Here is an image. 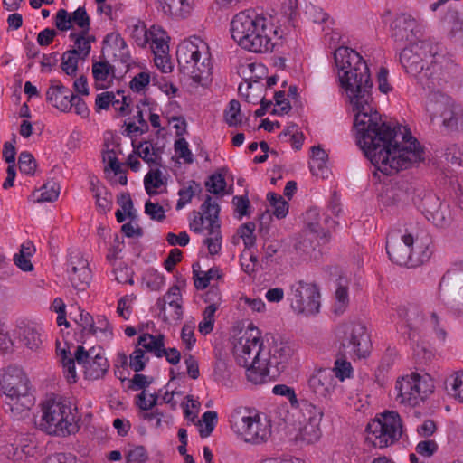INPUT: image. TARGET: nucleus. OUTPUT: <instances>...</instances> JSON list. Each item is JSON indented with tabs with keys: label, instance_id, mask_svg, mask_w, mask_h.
Listing matches in <instances>:
<instances>
[{
	"label": "nucleus",
	"instance_id": "09e8293b",
	"mask_svg": "<svg viewBox=\"0 0 463 463\" xmlns=\"http://www.w3.org/2000/svg\"><path fill=\"white\" fill-rule=\"evenodd\" d=\"M148 361L146 357L145 351L140 348H136L129 355V367L136 373L143 371Z\"/></svg>",
	"mask_w": 463,
	"mask_h": 463
},
{
	"label": "nucleus",
	"instance_id": "0eeeda50",
	"mask_svg": "<svg viewBox=\"0 0 463 463\" xmlns=\"http://www.w3.org/2000/svg\"><path fill=\"white\" fill-rule=\"evenodd\" d=\"M220 206L213 202L210 195H207L201 205V212H194V218L190 223V229L195 233L203 232L204 221L209 222L206 227L209 237L203 241L211 255H215L221 250L222 234L221 222L219 220Z\"/></svg>",
	"mask_w": 463,
	"mask_h": 463
},
{
	"label": "nucleus",
	"instance_id": "c756f323",
	"mask_svg": "<svg viewBox=\"0 0 463 463\" xmlns=\"http://www.w3.org/2000/svg\"><path fill=\"white\" fill-rule=\"evenodd\" d=\"M322 420L315 419L313 421H299L301 428L299 430L300 439L308 444L317 441L321 437L320 423Z\"/></svg>",
	"mask_w": 463,
	"mask_h": 463
},
{
	"label": "nucleus",
	"instance_id": "603ef678",
	"mask_svg": "<svg viewBox=\"0 0 463 463\" xmlns=\"http://www.w3.org/2000/svg\"><path fill=\"white\" fill-rule=\"evenodd\" d=\"M175 152L178 156L184 159L185 164H192L194 162V157L191 150L188 146V142L185 138L181 137L175 140L174 145Z\"/></svg>",
	"mask_w": 463,
	"mask_h": 463
},
{
	"label": "nucleus",
	"instance_id": "8fccbe9b",
	"mask_svg": "<svg viewBox=\"0 0 463 463\" xmlns=\"http://www.w3.org/2000/svg\"><path fill=\"white\" fill-rule=\"evenodd\" d=\"M60 193V186L53 182H48L42 187L40 196L36 199L37 202H53L55 201Z\"/></svg>",
	"mask_w": 463,
	"mask_h": 463
},
{
	"label": "nucleus",
	"instance_id": "a18cd8bd",
	"mask_svg": "<svg viewBox=\"0 0 463 463\" xmlns=\"http://www.w3.org/2000/svg\"><path fill=\"white\" fill-rule=\"evenodd\" d=\"M256 225L252 222H246L240 226L237 233L243 240L245 248L250 249L255 245L256 237L254 236V231Z\"/></svg>",
	"mask_w": 463,
	"mask_h": 463
},
{
	"label": "nucleus",
	"instance_id": "b1692460",
	"mask_svg": "<svg viewBox=\"0 0 463 463\" xmlns=\"http://www.w3.org/2000/svg\"><path fill=\"white\" fill-rule=\"evenodd\" d=\"M211 71L212 65L209 53L205 52L203 60L202 56H200L191 63V69L185 70V75L191 77L195 83L203 85L204 81L209 80Z\"/></svg>",
	"mask_w": 463,
	"mask_h": 463
},
{
	"label": "nucleus",
	"instance_id": "774afa93",
	"mask_svg": "<svg viewBox=\"0 0 463 463\" xmlns=\"http://www.w3.org/2000/svg\"><path fill=\"white\" fill-rule=\"evenodd\" d=\"M450 394L463 403V373H457L451 383Z\"/></svg>",
	"mask_w": 463,
	"mask_h": 463
},
{
	"label": "nucleus",
	"instance_id": "13d9d810",
	"mask_svg": "<svg viewBox=\"0 0 463 463\" xmlns=\"http://www.w3.org/2000/svg\"><path fill=\"white\" fill-rule=\"evenodd\" d=\"M87 35L88 33H83V32H80V35L77 37L74 43V49L77 52V55L82 60H85L86 57H88L91 49L90 40L87 39Z\"/></svg>",
	"mask_w": 463,
	"mask_h": 463
},
{
	"label": "nucleus",
	"instance_id": "aec40b11",
	"mask_svg": "<svg viewBox=\"0 0 463 463\" xmlns=\"http://www.w3.org/2000/svg\"><path fill=\"white\" fill-rule=\"evenodd\" d=\"M72 92L60 80H52L46 91V99L60 111L66 112L71 109L70 99Z\"/></svg>",
	"mask_w": 463,
	"mask_h": 463
},
{
	"label": "nucleus",
	"instance_id": "a878e982",
	"mask_svg": "<svg viewBox=\"0 0 463 463\" xmlns=\"http://www.w3.org/2000/svg\"><path fill=\"white\" fill-rule=\"evenodd\" d=\"M19 341L30 350H38L42 345L41 335L33 324L21 323L16 329Z\"/></svg>",
	"mask_w": 463,
	"mask_h": 463
},
{
	"label": "nucleus",
	"instance_id": "393cba45",
	"mask_svg": "<svg viewBox=\"0 0 463 463\" xmlns=\"http://www.w3.org/2000/svg\"><path fill=\"white\" fill-rule=\"evenodd\" d=\"M163 13L175 18L186 17L193 9L191 0H156Z\"/></svg>",
	"mask_w": 463,
	"mask_h": 463
},
{
	"label": "nucleus",
	"instance_id": "a211bd4d",
	"mask_svg": "<svg viewBox=\"0 0 463 463\" xmlns=\"http://www.w3.org/2000/svg\"><path fill=\"white\" fill-rule=\"evenodd\" d=\"M392 38L397 43L412 42L420 34L417 21L410 14H401L391 24Z\"/></svg>",
	"mask_w": 463,
	"mask_h": 463
},
{
	"label": "nucleus",
	"instance_id": "f03ea898",
	"mask_svg": "<svg viewBox=\"0 0 463 463\" xmlns=\"http://www.w3.org/2000/svg\"><path fill=\"white\" fill-rule=\"evenodd\" d=\"M255 329L246 331L234 345V354L239 365L246 368V375L254 384H262L276 378L285 371L293 354L288 343L274 335L267 338L269 350L264 353L262 342L253 335Z\"/></svg>",
	"mask_w": 463,
	"mask_h": 463
},
{
	"label": "nucleus",
	"instance_id": "2f4dec72",
	"mask_svg": "<svg viewBox=\"0 0 463 463\" xmlns=\"http://www.w3.org/2000/svg\"><path fill=\"white\" fill-rule=\"evenodd\" d=\"M315 237H317V234H308L307 231H302L295 244L297 253L303 258L311 257L312 252L316 249Z\"/></svg>",
	"mask_w": 463,
	"mask_h": 463
},
{
	"label": "nucleus",
	"instance_id": "ea45409f",
	"mask_svg": "<svg viewBox=\"0 0 463 463\" xmlns=\"http://www.w3.org/2000/svg\"><path fill=\"white\" fill-rule=\"evenodd\" d=\"M195 266H198V264L193 265L194 287L197 289L206 288L212 279L214 278H220L219 269L217 268H211L207 272H204L203 275L200 277L199 273L195 269Z\"/></svg>",
	"mask_w": 463,
	"mask_h": 463
},
{
	"label": "nucleus",
	"instance_id": "37998d69",
	"mask_svg": "<svg viewBox=\"0 0 463 463\" xmlns=\"http://www.w3.org/2000/svg\"><path fill=\"white\" fill-rule=\"evenodd\" d=\"M205 187L211 194H222L226 188V181L224 175L220 173L213 174L205 182Z\"/></svg>",
	"mask_w": 463,
	"mask_h": 463
},
{
	"label": "nucleus",
	"instance_id": "de8ad7c7",
	"mask_svg": "<svg viewBox=\"0 0 463 463\" xmlns=\"http://www.w3.org/2000/svg\"><path fill=\"white\" fill-rule=\"evenodd\" d=\"M98 356H104L100 352V347H92L87 351L82 345H78L75 351V359L78 364L97 359Z\"/></svg>",
	"mask_w": 463,
	"mask_h": 463
},
{
	"label": "nucleus",
	"instance_id": "6ab92c4d",
	"mask_svg": "<svg viewBox=\"0 0 463 463\" xmlns=\"http://www.w3.org/2000/svg\"><path fill=\"white\" fill-rule=\"evenodd\" d=\"M68 271L70 272V280L72 286L79 290H84L91 279V271L89 268V262L83 256L78 252L71 256L68 263Z\"/></svg>",
	"mask_w": 463,
	"mask_h": 463
},
{
	"label": "nucleus",
	"instance_id": "4468645a",
	"mask_svg": "<svg viewBox=\"0 0 463 463\" xmlns=\"http://www.w3.org/2000/svg\"><path fill=\"white\" fill-rule=\"evenodd\" d=\"M237 433L241 439L254 445L265 443L271 435V429L268 423L261 422L260 418L255 416H242L235 422Z\"/></svg>",
	"mask_w": 463,
	"mask_h": 463
},
{
	"label": "nucleus",
	"instance_id": "cd10ccee",
	"mask_svg": "<svg viewBox=\"0 0 463 463\" xmlns=\"http://www.w3.org/2000/svg\"><path fill=\"white\" fill-rule=\"evenodd\" d=\"M133 146L135 145L133 144ZM151 146L152 144L150 141L140 142L137 147L134 146V152L137 153V156L141 157L146 163H147L149 166H162V156L159 148L152 147V152H150Z\"/></svg>",
	"mask_w": 463,
	"mask_h": 463
},
{
	"label": "nucleus",
	"instance_id": "c03bdc74",
	"mask_svg": "<svg viewBox=\"0 0 463 463\" xmlns=\"http://www.w3.org/2000/svg\"><path fill=\"white\" fill-rule=\"evenodd\" d=\"M217 412L214 411H207L203 414L202 420L198 421L199 425L202 422L205 425L204 428L199 430L202 438H207L211 435L217 422Z\"/></svg>",
	"mask_w": 463,
	"mask_h": 463
},
{
	"label": "nucleus",
	"instance_id": "39448f33",
	"mask_svg": "<svg viewBox=\"0 0 463 463\" xmlns=\"http://www.w3.org/2000/svg\"><path fill=\"white\" fill-rule=\"evenodd\" d=\"M0 386L5 394V411L16 420L26 416L34 405L35 398L25 373L16 366L8 367L0 378Z\"/></svg>",
	"mask_w": 463,
	"mask_h": 463
},
{
	"label": "nucleus",
	"instance_id": "9b49d317",
	"mask_svg": "<svg viewBox=\"0 0 463 463\" xmlns=\"http://www.w3.org/2000/svg\"><path fill=\"white\" fill-rule=\"evenodd\" d=\"M291 307L298 314L314 315L320 307V293L317 285L299 280L291 286Z\"/></svg>",
	"mask_w": 463,
	"mask_h": 463
},
{
	"label": "nucleus",
	"instance_id": "6e6552de",
	"mask_svg": "<svg viewBox=\"0 0 463 463\" xmlns=\"http://www.w3.org/2000/svg\"><path fill=\"white\" fill-rule=\"evenodd\" d=\"M441 52L440 44L430 39L411 42L401 52L400 62L407 73L416 76L424 68L429 69L430 64L436 63V58L440 56Z\"/></svg>",
	"mask_w": 463,
	"mask_h": 463
},
{
	"label": "nucleus",
	"instance_id": "5fc2aeb1",
	"mask_svg": "<svg viewBox=\"0 0 463 463\" xmlns=\"http://www.w3.org/2000/svg\"><path fill=\"white\" fill-rule=\"evenodd\" d=\"M335 314H342L349 303V297H348V288L345 286H338V288L335 290Z\"/></svg>",
	"mask_w": 463,
	"mask_h": 463
},
{
	"label": "nucleus",
	"instance_id": "7c9ffc66",
	"mask_svg": "<svg viewBox=\"0 0 463 463\" xmlns=\"http://www.w3.org/2000/svg\"><path fill=\"white\" fill-rule=\"evenodd\" d=\"M295 406L299 408V411L302 417L300 421L311 422L315 420V419L322 420L323 418V409L314 405L312 402L306 399L298 401V403H296Z\"/></svg>",
	"mask_w": 463,
	"mask_h": 463
},
{
	"label": "nucleus",
	"instance_id": "72a5a7b5",
	"mask_svg": "<svg viewBox=\"0 0 463 463\" xmlns=\"http://www.w3.org/2000/svg\"><path fill=\"white\" fill-rule=\"evenodd\" d=\"M79 57L75 49H71L65 52L61 56V70L68 75L75 77L78 71Z\"/></svg>",
	"mask_w": 463,
	"mask_h": 463
},
{
	"label": "nucleus",
	"instance_id": "473e14b6",
	"mask_svg": "<svg viewBox=\"0 0 463 463\" xmlns=\"http://www.w3.org/2000/svg\"><path fill=\"white\" fill-rule=\"evenodd\" d=\"M165 182L163 180L160 169L150 170L144 178V185L148 195L153 196L158 194L156 190L164 185Z\"/></svg>",
	"mask_w": 463,
	"mask_h": 463
},
{
	"label": "nucleus",
	"instance_id": "69168bd1",
	"mask_svg": "<svg viewBox=\"0 0 463 463\" xmlns=\"http://www.w3.org/2000/svg\"><path fill=\"white\" fill-rule=\"evenodd\" d=\"M55 26L61 32L70 30L72 27L71 14L65 9H60L57 12L55 16Z\"/></svg>",
	"mask_w": 463,
	"mask_h": 463
},
{
	"label": "nucleus",
	"instance_id": "f8f14e48",
	"mask_svg": "<svg viewBox=\"0 0 463 463\" xmlns=\"http://www.w3.org/2000/svg\"><path fill=\"white\" fill-rule=\"evenodd\" d=\"M430 121L441 118V124L447 131H458L463 124V108L451 98L441 97L429 109Z\"/></svg>",
	"mask_w": 463,
	"mask_h": 463
},
{
	"label": "nucleus",
	"instance_id": "58836bf2",
	"mask_svg": "<svg viewBox=\"0 0 463 463\" xmlns=\"http://www.w3.org/2000/svg\"><path fill=\"white\" fill-rule=\"evenodd\" d=\"M202 188L194 180L189 182L187 187H184L178 191L179 200L176 203V210H181L185 204L191 202L196 192H201Z\"/></svg>",
	"mask_w": 463,
	"mask_h": 463
},
{
	"label": "nucleus",
	"instance_id": "5701e85b",
	"mask_svg": "<svg viewBox=\"0 0 463 463\" xmlns=\"http://www.w3.org/2000/svg\"><path fill=\"white\" fill-rule=\"evenodd\" d=\"M91 71L97 90L109 88L116 78V68L107 60L93 61Z\"/></svg>",
	"mask_w": 463,
	"mask_h": 463
},
{
	"label": "nucleus",
	"instance_id": "6e6d98bb",
	"mask_svg": "<svg viewBox=\"0 0 463 463\" xmlns=\"http://www.w3.org/2000/svg\"><path fill=\"white\" fill-rule=\"evenodd\" d=\"M232 204L235 207V213H238V219L250 215V202L247 195L234 196Z\"/></svg>",
	"mask_w": 463,
	"mask_h": 463
},
{
	"label": "nucleus",
	"instance_id": "4d7b16f0",
	"mask_svg": "<svg viewBox=\"0 0 463 463\" xmlns=\"http://www.w3.org/2000/svg\"><path fill=\"white\" fill-rule=\"evenodd\" d=\"M79 309V319L76 320V322L82 328V332H88L89 334L95 335L97 333V328L95 327V322L92 316L83 309Z\"/></svg>",
	"mask_w": 463,
	"mask_h": 463
},
{
	"label": "nucleus",
	"instance_id": "338daca9",
	"mask_svg": "<svg viewBox=\"0 0 463 463\" xmlns=\"http://www.w3.org/2000/svg\"><path fill=\"white\" fill-rule=\"evenodd\" d=\"M149 80L150 75L147 72H139L130 81V88L132 90L139 92L149 84Z\"/></svg>",
	"mask_w": 463,
	"mask_h": 463
},
{
	"label": "nucleus",
	"instance_id": "423d86ee",
	"mask_svg": "<svg viewBox=\"0 0 463 463\" xmlns=\"http://www.w3.org/2000/svg\"><path fill=\"white\" fill-rule=\"evenodd\" d=\"M77 420V408L70 402L61 398L51 399L43 404L37 425L48 434L65 437L78 431Z\"/></svg>",
	"mask_w": 463,
	"mask_h": 463
},
{
	"label": "nucleus",
	"instance_id": "bf43d9fd",
	"mask_svg": "<svg viewBox=\"0 0 463 463\" xmlns=\"http://www.w3.org/2000/svg\"><path fill=\"white\" fill-rule=\"evenodd\" d=\"M131 37L140 47H145L149 41L148 32L144 24H135L131 28Z\"/></svg>",
	"mask_w": 463,
	"mask_h": 463
},
{
	"label": "nucleus",
	"instance_id": "f3484780",
	"mask_svg": "<svg viewBox=\"0 0 463 463\" xmlns=\"http://www.w3.org/2000/svg\"><path fill=\"white\" fill-rule=\"evenodd\" d=\"M335 385V373L328 368L317 370L308 379L310 392L319 400L330 398Z\"/></svg>",
	"mask_w": 463,
	"mask_h": 463
},
{
	"label": "nucleus",
	"instance_id": "9d476101",
	"mask_svg": "<svg viewBox=\"0 0 463 463\" xmlns=\"http://www.w3.org/2000/svg\"><path fill=\"white\" fill-rule=\"evenodd\" d=\"M433 383L428 374L421 376L417 373H412L397 381L396 389L399 392L397 399L401 403L416 406L433 392Z\"/></svg>",
	"mask_w": 463,
	"mask_h": 463
},
{
	"label": "nucleus",
	"instance_id": "20e7f679",
	"mask_svg": "<svg viewBox=\"0 0 463 463\" xmlns=\"http://www.w3.org/2000/svg\"><path fill=\"white\" fill-rule=\"evenodd\" d=\"M232 37L244 50L257 53L273 51L275 43L270 33L277 30L268 27L267 19L254 12L245 11L237 14L231 22Z\"/></svg>",
	"mask_w": 463,
	"mask_h": 463
},
{
	"label": "nucleus",
	"instance_id": "ddd939ff",
	"mask_svg": "<svg viewBox=\"0 0 463 463\" xmlns=\"http://www.w3.org/2000/svg\"><path fill=\"white\" fill-rule=\"evenodd\" d=\"M463 294V268L454 265L447 270L441 278L439 288V296L443 304L455 306L457 299H461Z\"/></svg>",
	"mask_w": 463,
	"mask_h": 463
},
{
	"label": "nucleus",
	"instance_id": "1a4fd4ad",
	"mask_svg": "<svg viewBox=\"0 0 463 463\" xmlns=\"http://www.w3.org/2000/svg\"><path fill=\"white\" fill-rule=\"evenodd\" d=\"M402 425L396 411H385L380 418L370 421L366 426V441L375 448L383 449L392 445L402 436Z\"/></svg>",
	"mask_w": 463,
	"mask_h": 463
},
{
	"label": "nucleus",
	"instance_id": "79ce46f5",
	"mask_svg": "<svg viewBox=\"0 0 463 463\" xmlns=\"http://www.w3.org/2000/svg\"><path fill=\"white\" fill-rule=\"evenodd\" d=\"M71 23H74L80 28V32H83V33H89L90 30V18L87 14L85 7H78L71 14Z\"/></svg>",
	"mask_w": 463,
	"mask_h": 463
},
{
	"label": "nucleus",
	"instance_id": "4c0bfd02",
	"mask_svg": "<svg viewBox=\"0 0 463 463\" xmlns=\"http://www.w3.org/2000/svg\"><path fill=\"white\" fill-rule=\"evenodd\" d=\"M439 206L437 209L433 211L428 210L429 215L427 218L431 220V222L436 226H444L449 223L450 221V214L449 212V205L443 204L442 203H438Z\"/></svg>",
	"mask_w": 463,
	"mask_h": 463
},
{
	"label": "nucleus",
	"instance_id": "49530a36",
	"mask_svg": "<svg viewBox=\"0 0 463 463\" xmlns=\"http://www.w3.org/2000/svg\"><path fill=\"white\" fill-rule=\"evenodd\" d=\"M35 452L36 446L33 442H28L27 439H23L17 444L14 461H22L33 458Z\"/></svg>",
	"mask_w": 463,
	"mask_h": 463
},
{
	"label": "nucleus",
	"instance_id": "e2e57ef3",
	"mask_svg": "<svg viewBox=\"0 0 463 463\" xmlns=\"http://www.w3.org/2000/svg\"><path fill=\"white\" fill-rule=\"evenodd\" d=\"M415 450L420 456L429 458L436 453L438 450V444L433 439L422 440L417 444Z\"/></svg>",
	"mask_w": 463,
	"mask_h": 463
},
{
	"label": "nucleus",
	"instance_id": "f257e3e1",
	"mask_svg": "<svg viewBox=\"0 0 463 463\" xmlns=\"http://www.w3.org/2000/svg\"><path fill=\"white\" fill-rule=\"evenodd\" d=\"M340 86L355 112L357 143L371 163L392 175L423 160V149L409 129L382 121L373 106V80L366 61L354 49L340 46L334 53Z\"/></svg>",
	"mask_w": 463,
	"mask_h": 463
},
{
	"label": "nucleus",
	"instance_id": "c85d7f7f",
	"mask_svg": "<svg viewBox=\"0 0 463 463\" xmlns=\"http://www.w3.org/2000/svg\"><path fill=\"white\" fill-rule=\"evenodd\" d=\"M304 222L307 232L317 234V237H326V232L322 224V217L317 208L308 209L305 213Z\"/></svg>",
	"mask_w": 463,
	"mask_h": 463
},
{
	"label": "nucleus",
	"instance_id": "e433bc0d",
	"mask_svg": "<svg viewBox=\"0 0 463 463\" xmlns=\"http://www.w3.org/2000/svg\"><path fill=\"white\" fill-rule=\"evenodd\" d=\"M61 363L64 368V373L69 383H76L77 374L75 370V354L72 356L69 350L61 351Z\"/></svg>",
	"mask_w": 463,
	"mask_h": 463
},
{
	"label": "nucleus",
	"instance_id": "412c9836",
	"mask_svg": "<svg viewBox=\"0 0 463 463\" xmlns=\"http://www.w3.org/2000/svg\"><path fill=\"white\" fill-rule=\"evenodd\" d=\"M199 41L200 45L194 43L192 41H187L182 43L176 50V58L178 61V66L180 71L185 74V70L191 69V63L197 59V57L202 56L201 48L203 49L206 47V44L196 38Z\"/></svg>",
	"mask_w": 463,
	"mask_h": 463
},
{
	"label": "nucleus",
	"instance_id": "dca6fc26",
	"mask_svg": "<svg viewBox=\"0 0 463 463\" xmlns=\"http://www.w3.org/2000/svg\"><path fill=\"white\" fill-rule=\"evenodd\" d=\"M182 295L177 285L172 286L166 294L156 301V307L160 310V316L165 322L180 320L183 315Z\"/></svg>",
	"mask_w": 463,
	"mask_h": 463
},
{
	"label": "nucleus",
	"instance_id": "c9c22d12",
	"mask_svg": "<svg viewBox=\"0 0 463 463\" xmlns=\"http://www.w3.org/2000/svg\"><path fill=\"white\" fill-rule=\"evenodd\" d=\"M267 199L270 206L273 207V214L278 219H283L287 216L288 213V203L280 194L270 192L267 194Z\"/></svg>",
	"mask_w": 463,
	"mask_h": 463
},
{
	"label": "nucleus",
	"instance_id": "2eb2a0df",
	"mask_svg": "<svg viewBox=\"0 0 463 463\" xmlns=\"http://www.w3.org/2000/svg\"><path fill=\"white\" fill-rule=\"evenodd\" d=\"M342 346L350 348V352L359 358L366 357L370 353L371 339L365 326L361 323L353 324L345 334Z\"/></svg>",
	"mask_w": 463,
	"mask_h": 463
},
{
	"label": "nucleus",
	"instance_id": "7ed1b4c3",
	"mask_svg": "<svg viewBox=\"0 0 463 463\" xmlns=\"http://www.w3.org/2000/svg\"><path fill=\"white\" fill-rule=\"evenodd\" d=\"M433 248L428 232L418 225L392 231L387 236L388 256L400 266L413 268L427 262L433 253Z\"/></svg>",
	"mask_w": 463,
	"mask_h": 463
},
{
	"label": "nucleus",
	"instance_id": "a19ab883",
	"mask_svg": "<svg viewBox=\"0 0 463 463\" xmlns=\"http://www.w3.org/2000/svg\"><path fill=\"white\" fill-rule=\"evenodd\" d=\"M217 310L215 304L207 306L203 311V319L199 323L198 328L201 334L207 335L213 329L214 313Z\"/></svg>",
	"mask_w": 463,
	"mask_h": 463
},
{
	"label": "nucleus",
	"instance_id": "0e129e2a",
	"mask_svg": "<svg viewBox=\"0 0 463 463\" xmlns=\"http://www.w3.org/2000/svg\"><path fill=\"white\" fill-rule=\"evenodd\" d=\"M445 159L451 165H461L463 164V153L458 146L451 145L446 149Z\"/></svg>",
	"mask_w": 463,
	"mask_h": 463
},
{
	"label": "nucleus",
	"instance_id": "4be33fe9",
	"mask_svg": "<svg viewBox=\"0 0 463 463\" xmlns=\"http://www.w3.org/2000/svg\"><path fill=\"white\" fill-rule=\"evenodd\" d=\"M407 191L404 184L386 186L380 194V202L386 208L402 206L410 199Z\"/></svg>",
	"mask_w": 463,
	"mask_h": 463
},
{
	"label": "nucleus",
	"instance_id": "3c124183",
	"mask_svg": "<svg viewBox=\"0 0 463 463\" xmlns=\"http://www.w3.org/2000/svg\"><path fill=\"white\" fill-rule=\"evenodd\" d=\"M19 169L22 173L33 175L36 168V162L29 152H22L18 158Z\"/></svg>",
	"mask_w": 463,
	"mask_h": 463
},
{
	"label": "nucleus",
	"instance_id": "052dcab7",
	"mask_svg": "<svg viewBox=\"0 0 463 463\" xmlns=\"http://www.w3.org/2000/svg\"><path fill=\"white\" fill-rule=\"evenodd\" d=\"M148 288L153 291H158L165 284V278L156 270L148 271L145 278Z\"/></svg>",
	"mask_w": 463,
	"mask_h": 463
},
{
	"label": "nucleus",
	"instance_id": "bb28decb",
	"mask_svg": "<svg viewBox=\"0 0 463 463\" xmlns=\"http://www.w3.org/2000/svg\"><path fill=\"white\" fill-rule=\"evenodd\" d=\"M84 369L85 378L98 380L102 378L108 372L109 364L105 356H98L97 359L87 361L80 364Z\"/></svg>",
	"mask_w": 463,
	"mask_h": 463
},
{
	"label": "nucleus",
	"instance_id": "864d4df0",
	"mask_svg": "<svg viewBox=\"0 0 463 463\" xmlns=\"http://www.w3.org/2000/svg\"><path fill=\"white\" fill-rule=\"evenodd\" d=\"M331 370L335 373V379L338 378L340 381L350 378L353 373L351 364L345 359H337L335 362L334 369Z\"/></svg>",
	"mask_w": 463,
	"mask_h": 463
},
{
	"label": "nucleus",
	"instance_id": "f704fd0d",
	"mask_svg": "<svg viewBox=\"0 0 463 463\" xmlns=\"http://www.w3.org/2000/svg\"><path fill=\"white\" fill-rule=\"evenodd\" d=\"M224 120L230 127H237L242 123L241 104L237 99H232L224 110Z\"/></svg>",
	"mask_w": 463,
	"mask_h": 463
},
{
	"label": "nucleus",
	"instance_id": "680f3d73",
	"mask_svg": "<svg viewBox=\"0 0 463 463\" xmlns=\"http://www.w3.org/2000/svg\"><path fill=\"white\" fill-rule=\"evenodd\" d=\"M145 213L149 215L152 220L162 222L165 219V210L158 203L147 201L145 203Z\"/></svg>",
	"mask_w": 463,
	"mask_h": 463
}]
</instances>
